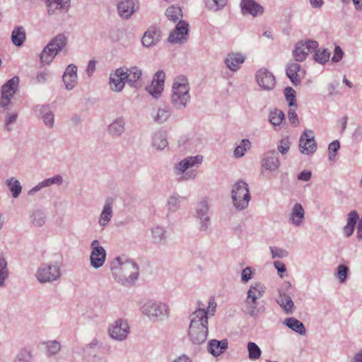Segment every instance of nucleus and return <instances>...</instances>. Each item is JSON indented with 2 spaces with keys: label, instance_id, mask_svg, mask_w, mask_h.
Returning <instances> with one entry per match:
<instances>
[{
  "label": "nucleus",
  "instance_id": "nucleus-1",
  "mask_svg": "<svg viewBox=\"0 0 362 362\" xmlns=\"http://www.w3.org/2000/svg\"><path fill=\"white\" fill-rule=\"evenodd\" d=\"M110 267L115 281L124 286H133L139 276L138 264L124 256L115 257Z\"/></svg>",
  "mask_w": 362,
  "mask_h": 362
},
{
  "label": "nucleus",
  "instance_id": "nucleus-2",
  "mask_svg": "<svg viewBox=\"0 0 362 362\" xmlns=\"http://www.w3.org/2000/svg\"><path fill=\"white\" fill-rule=\"evenodd\" d=\"M208 317L204 309H197L190 315L188 336L196 345L204 343L208 336Z\"/></svg>",
  "mask_w": 362,
  "mask_h": 362
},
{
  "label": "nucleus",
  "instance_id": "nucleus-3",
  "mask_svg": "<svg viewBox=\"0 0 362 362\" xmlns=\"http://www.w3.org/2000/svg\"><path fill=\"white\" fill-rule=\"evenodd\" d=\"M190 85L188 78L183 75L175 77L173 80L170 102L173 107L178 110L186 108L191 100Z\"/></svg>",
  "mask_w": 362,
  "mask_h": 362
},
{
  "label": "nucleus",
  "instance_id": "nucleus-4",
  "mask_svg": "<svg viewBox=\"0 0 362 362\" xmlns=\"http://www.w3.org/2000/svg\"><path fill=\"white\" fill-rule=\"evenodd\" d=\"M203 156L197 155L194 156H188L176 163L173 167L174 173L178 176V182H184L194 180L198 174L196 169L203 162Z\"/></svg>",
  "mask_w": 362,
  "mask_h": 362
},
{
  "label": "nucleus",
  "instance_id": "nucleus-5",
  "mask_svg": "<svg viewBox=\"0 0 362 362\" xmlns=\"http://www.w3.org/2000/svg\"><path fill=\"white\" fill-rule=\"evenodd\" d=\"M68 39L64 34H58L51 39L40 53V62L43 65L49 64L54 57L67 45Z\"/></svg>",
  "mask_w": 362,
  "mask_h": 362
},
{
  "label": "nucleus",
  "instance_id": "nucleus-6",
  "mask_svg": "<svg viewBox=\"0 0 362 362\" xmlns=\"http://www.w3.org/2000/svg\"><path fill=\"white\" fill-rule=\"evenodd\" d=\"M231 198L233 204L237 210L245 209L251 199L247 183L242 180L237 181L232 187Z\"/></svg>",
  "mask_w": 362,
  "mask_h": 362
},
{
  "label": "nucleus",
  "instance_id": "nucleus-7",
  "mask_svg": "<svg viewBox=\"0 0 362 362\" xmlns=\"http://www.w3.org/2000/svg\"><path fill=\"white\" fill-rule=\"evenodd\" d=\"M141 312L153 321H163L169 316V307L164 303L151 300L143 305Z\"/></svg>",
  "mask_w": 362,
  "mask_h": 362
},
{
  "label": "nucleus",
  "instance_id": "nucleus-8",
  "mask_svg": "<svg viewBox=\"0 0 362 362\" xmlns=\"http://www.w3.org/2000/svg\"><path fill=\"white\" fill-rule=\"evenodd\" d=\"M61 276V266L59 262L41 264L37 269L35 277L41 284L51 283Z\"/></svg>",
  "mask_w": 362,
  "mask_h": 362
},
{
  "label": "nucleus",
  "instance_id": "nucleus-9",
  "mask_svg": "<svg viewBox=\"0 0 362 362\" xmlns=\"http://www.w3.org/2000/svg\"><path fill=\"white\" fill-rule=\"evenodd\" d=\"M19 77L14 76L9 79L1 87V97L0 99V106L7 109L11 105V100L16 93L19 84Z\"/></svg>",
  "mask_w": 362,
  "mask_h": 362
},
{
  "label": "nucleus",
  "instance_id": "nucleus-10",
  "mask_svg": "<svg viewBox=\"0 0 362 362\" xmlns=\"http://www.w3.org/2000/svg\"><path fill=\"white\" fill-rule=\"evenodd\" d=\"M129 327L127 320L117 319L108 327V334L114 340L122 341L127 338Z\"/></svg>",
  "mask_w": 362,
  "mask_h": 362
},
{
  "label": "nucleus",
  "instance_id": "nucleus-11",
  "mask_svg": "<svg viewBox=\"0 0 362 362\" xmlns=\"http://www.w3.org/2000/svg\"><path fill=\"white\" fill-rule=\"evenodd\" d=\"M317 47L318 42L316 40L299 41L295 46L293 57L296 62H303Z\"/></svg>",
  "mask_w": 362,
  "mask_h": 362
},
{
  "label": "nucleus",
  "instance_id": "nucleus-12",
  "mask_svg": "<svg viewBox=\"0 0 362 362\" xmlns=\"http://www.w3.org/2000/svg\"><path fill=\"white\" fill-rule=\"evenodd\" d=\"M90 249V265L94 269H99L103 266L105 262L106 251L103 246L100 245L98 240H93L91 242Z\"/></svg>",
  "mask_w": 362,
  "mask_h": 362
},
{
  "label": "nucleus",
  "instance_id": "nucleus-13",
  "mask_svg": "<svg viewBox=\"0 0 362 362\" xmlns=\"http://www.w3.org/2000/svg\"><path fill=\"white\" fill-rule=\"evenodd\" d=\"M317 144L315 140L314 132L310 129H305L299 139V150L305 155L313 154L316 151Z\"/></svg>",
  "mask_w": 362,
  "mask_h": 362
},
{
  "label": "nucleus",
  "instance_id": "nucleus-14",
  "mask_svg": "<svg viewBox=\"0 0 362 362\" xmlns=\"http://www.w3.org/2000/svg\"><path fill=\"white\" fill-rule=\"evenodd\" d=\"M139 8L138 0H117L118 15L124 20L129 19Z\"/></svg>",
  "mask_w": 362,
  "mask_h": 362
},
{
  "label": "nucleus",
  "instance_id": "nucleus-15",
  "mask_svg": "<svg viewBox=\"0 0 362 362\" xmlns=\"http://www.w3.org/2000/svg\"><path fill=\"white\" fill-rule=\"evenodd\" d=\"M49 16L66 14L70 8V0H45Z\"/></svg>",
  "mask_w": 362,
  "mask_h": 362
},
{
  "label": "nucleus",
  "instance_id": "nucleus-16",
  "mask_svg": "<svg viewBox=\"0 0 362 362\" xmlns=\"http://www.w3.org/2000/svg\"><path fill=\"white\" fill-rule=\"evenodd\" d=\"M189 33V24L184 21H180L175 28L170 33L168 37V41L170 43L183 44L187 40Z\"/></svg>",
  "mask_w": 362,
  "mask_h": 362
},
{
  "label": "nucleus",
  "instance_id": "nucleus-17",
  "mask_svg": "<svg viewBox=\"0 0 362 362\" xmlns=\"http://www.w3.org/2000/svg\"><path fill=\"white\" fill-rule=\"evenodd\" d=\"M255 79L258 85L264 90H271L275 86L274 76L265 68H262L256 72Z\"/></svg>",
  "mask_w": 362,
  "mask_h": 362
},
{
  "label": "nucleus",
  "instance_id": "nucleus-18",
  "mask_svg": "<svg viewBox=\"0 0 362 362\" xmlns=\"http://www.w3.org/2000/svg\"><path fill=\"white\" fill-rule=\"evenodd\" d=\"M165 74L163 71H158L153 78L151 84L147 87L148 93L154 98H158L164 89Z\"/></svg>",
  "mask_w": 362,
  "mask_h": 362
},
{
  "label": "nucleus",
  "instance_id": "nucleus-19",
  "mask_svg": "<svg viewBox=\"0 0 362 362\" xmlns=\"http://www.w3.org/2000/svg\"><path fill=\"white\" fill-rule=\"evenodd\" d=\"M122 68L117 69L110 75L109 86L112 91L119 93L125 86L127 75Z\"/></svg>",
  "mask_w": 362,
  "mask_h": 362
},
{
  "label": "nucleus",
  "instance_id": "nucleus-20",
  "mask_svg": "<svg viewBox=\"0 0 362 362\" xmlns=\"http://www.w3.org/2000/svg\"><path fill=\"white\" fill-rule=\"evenodd\" d=\"M209 206L206 201L199 202L195 208V216L200 221V230L206 231L210 221Z\"/></svg>",
  "mask_w": 362,
  "mask_h": 362
},
{
  "label": "nucleus",
  "instance_id": "nucleus-21",
  "mask_svg": "<svg viewBox=\"0 0 362 362\" xmlns=\"http://www.w3.org/2000/svg\"><path fill=\"white\" fill-rule=\"evenodd\" d=\"M280 166V161L275 151H270L264 155L262 167L264 170L269 173L278 172Z\"/></svg>",
  "mask_w": 362,
  "mask_h": 362
},
{
  "label": "nucleus",
  "instance_id": "nucleus-22",
  "mask_svg": "<svg viewBox=\"0 0 362 362\" xmlns=\"http://www.w3.org/2000/svg\"><path fill=\"white\" fill-rule=\"evenodd\" d=\"M127 75L126 82L132 87L138 88L141 81L142 70L138 66H133L129 68L122 67Z\"/></svg>",
  "mask_w": 362,
  "mask_h": 362
},
{
  "label": "nucleus",
  "instance_id": "nucleus-23",
  "mask_svg": "<svg viewBox=\"0 0 362 362\" xmlns=\"http://www.w3.org/2000/svg\"><path fill=\"white\" fill-rule=\"evenodd\" d=\"M265 311V306L258 300L246 298L245 300L244 313L253 318H257Z\"/></svg>",
  "mask_w": 362,
  "mask_h": 362
},
{
  "label": "nucleus",
  "instance_id": "nucleus-24",
  "mask_svg": "<svg viewBox=\"0 0 362 362\" xmlns=\"http://www.w3.org/2000/svg\"><path fill=\"white\" fill-rule=\"evenodd\" d=\"M240 7L243 15L253 17L262 15L264 11V7L254 0H242Z\"/></svg>",
  "mask_w": 362,
  "mask_h": 362
},
{
  "label": "nucleus",
  "instance_id": "nucleus-25",
  "mask_svg": "<svg viewBox=\"0 0 362 362\" xmlns=\"http://www.w3.org/2000/svg\"><path fill=\"white\" fill-rule=\"evenodd\" d=\"M305 218V210L300 203H296L288 214V222L293 226H302Z\"/></svg>",
  "mask_w": 362,
  "mask_h": 362
},
{
  "label": "nucleus",
  "instance_id": "nucleus-26",
  "mask_svg": "<svg viewBox=\"0 0 362 362\" xmlns=\"http://www.w3.org/2000/svg\"><path fill=\"white\" fill-rule=\"evenodd\" d=\"M113 199L112 198H107L105 200L103 210L98 218V224L104 229L110 223L112 218L113 217Z\"/></svg>",
  "mask_w": 362,
  "mask_h": 362
},
{
  "label": "nucleus",
  "instance_id": "nucleus-27",
  "mask_svg": "<svg viewBox=\"0 0 362 362\" xmlns=\"http://www.w3.org/2000/svg\"><path fill=\"white\" fill-rule=\"evenodd\" d=\"M152 243L156 246H164L168 243V232L164 227L156 226L151 229Z\"/></svg>",
  "mask_w": 362,
  "mask_h": 362
},
{
  "label": "nucleus",
  "instance_id": "nucleus-28",
  "mask_svg": "<svg viewBox=\"0 0 362 362\" xmlns=\"http://www.w3.org/2000/svg\"><path fill=\"white\" fill-rule=\"evenodd\" d=\"M227 339L221 341L216 339H211L208 342L207 350L209 353L215 357L221 355L228 349Z\"/></svg>",
  "mask_w": 362,
  "mask_h": 362
},
{
  "label": "nucleus",
  "instance_id": "nucleus-29",
  "mask_svg": "<svg viewBox=\"0 0 362 362\" xmlns=\"http://www.w3.org/2000/svg\"><path fill=\"white\" fill-rule=\"evenodd\" d=\"M245 57L241 53L228 54L225 59L227 67L232 71H237L240 69V65L245 62Z\"/></svg>",
  "mask_w": 362,
  "mask_h": 362
},
{
  "label": "nucleus",
  "instance_id": "nucleus-30",
  "mask_svg": "<svg viewBox=\"0 0 362 362\" xmlns=\"http://www.w3.org/2000/svg\"><path fill=\"white\" fill-rule=\"evenodd\" d=\"M125 121L122 117L114 119L107 127V132L113 137L120 136L125 130Z\"/></svg>",
  "mask_w": 362,
  "mask_h": 362
},
{
  "label": "nucleus",
  "instance_id": "nucleus-31",
  "mask_svg": "<svg viewBox=\"0 0 362 362\" xmlns=\"http://www.w3.org/2000/svg\"><path fill=\"white\" fill-rule=\"evenodd\" d=\"M167 133L164 131H157L152 134L151 145L158 151H162L168 146Z\"/></svg>",
  "mask_w": 362,
  "mask_h": 362
},
{
  "label": "nucleus",
  "instance_id": "nucleus-32",
  "mask_svg": "<svg viewBox=\"0 0 362 362\" xmlns=\"http://www.w3.org/2000/svg\"><path fill=\"white\" fill-rule=\"evenodd\" d=\"M276 303L286 314H292L295 310L294 303L291 297L284 292H279Z\"/></svg>",
  "mask_w": 362,
  "mask_h": 362
},
{
  "label": "nucleus",
  "instance_id": "nucleus-33",
  "mask_svg": "<svg viewBox=\"0 0 362 362\" xmlns=\"http://www.w3.org/2000/svg\"><path fill=\"white\" fill-rule=\"evenodd\" d=\"M160 30L156 28H151L145 32L141 42L144 46L151 47L156 45L160 39Z\"/></svg>",
  "mask_w": 362,
  "mask_h": 362
},
{
  "label": "nucleus",
  "instance_id": "nucleus-34",
  "mask_svg": "<svg viewBox=\"0 0 362 362\" xmlns=\"http://www.w3.org/2000/svg\"><path fill=\"white\" fill-rule=\"evenodd\" d=\"M300 66L297 63H289L286 67V75L294 86L300 83Z\"/></svg>",
  "mask_w": 362,
  "mask_h": 362
},
{
  "label": "nucleus",
  "instance_id": "nucleus-35",
  "mask_svg": "<svg viewBox=\"0 0 362 362\" xmlns=\"http://www.w3.org/2000/svg\"><path fill=\"white\" fill-rule=\"evenodd\" d=\"M170 115L171 110L168 106L158 107L157 109H155L151 114L153 120L157 124H163L165 122Z\"/></svg>",
  "mask_w": 362,
  "mask_h": 362
},
{
  "label": "nucleus",
  "instance_id": "nucleus-36",
  "mask_svg": "<svg viewBox=\"0 0 362 362\" xmlns=\"http://www.w3.org/2000/svg\"><path fill=\"white\" fill-rule=\"evenodd\" d=\"M35 112L42 114V119L45 126L52 128L54 122V113L49 110L48 107L45 105H37L35 107Z\"/></svg>",
  "mask_w": 362,
  "mask_h": 362
},
{
  "label": "nucleus",
  "instance_id": "nucleus-37",
  "mask_svg": "<svg viewBox=\"0 0 362 362\" xmlns=\"http://www.w3.org/2000/svg\"><path fill=\"white\" fill-rule=\"evenodd\" d=\"M266 291L265 286L259 282L252 284L247 292V298L259 300L263 297Z\"/></svg>",
  "mask_w": 362,
  "mask_h": 362
},
{
  "label": "nucleus",
  "instance_id": "nucleus-38",
  "mask_svg": "<svg viewBox=\"0 0 362 362\" xmlns=\"http://www.w3.org/2000/svg\"><path fill=\"white\" fill-rule=\"evenodd\" d=\"M26 39L25 29L23 26L16 27L11 33V42L16 47H21Z\"/></svg>",
  "mask_w": 362,
  "mask_h": 362
},
{
  "label": "nucleus",
  "instance_id": "nucleus-39",
  "mask_svg": "<svg viewBox=\"0 0 362 362\" xmlns=\"http://www.w3.org/2000/svg\"><path fill=\"white\" fill-rule=\"evenodd\" d=\"M284 324L291 330L297 332L300 335H305L306 333V330L303 322L294 317H288L285 319Z\"/></svg>",
  "mask_w": 362,
  "mask_h": 362
},
{
  "label": "nucleus",
  "instance_id": "nucleus-40",
  "mask_svg": "<svg viewBox=\"0 0 362 362\" xmlns=\"http://www.w3.org/2000/svg\"><path fill=\"white\" fill-rule=\"evenodd\" d=\"M269 120L274 128L276 129L285 120L284 113L277 108H274L269 112Z\"/></svg>",
  "mask_w": 362,
  "mask_h": 362
},
{
  "label": "nucleus",
  "instance_id": "nucleus-41",
  "mask_svg": "<svg viewBox=\"0 0 362 362\" xmlns=\"http://www.w3.org/2000/svg\"><path fill=\"white\" fill-rule=\"evenodd\" d=\"M167 18L173 22H180L182 18V11L180 7L172 6L166 9Z\"/></svg>",
  "mask_w": 362,
  "mask_h": 362
},
{
  "label": "nucleus",
  "instance_id": "nucleus-42",
  "mask_svg": "<svg viewBox=\"0 0 362 362\" xmlns=\"http://www.w3.org/2000/svg\"><path fill=\"white\" fill-rule=\"evenodd\" d=\"M183 198L177 194H171L167 202V208L169 211L175 212L177 211L180 206L181 201Z\"/></svg>",
  "mask_w": 362,
  "mask_h": 362
},
{
  "label": "nucleus",
  "instance_id": "nucleus-43",
  "mask_svg": "<svg viewBox=\"0 0 362 362\" xmlns=\"http://www.w3.org/2000/svg\"><path fill=\"white\" fill-rule=\"evenodd\" d=\"M30 222L35 227H42L45 223V214L40 210L34 211L30 216Z\"/></svg>",
  "mask_w": 362,
  "mask_h": 362
},
{
  "label": "nucleus",
  "instance_id": "nucleus-44",
  "mask_svg": "<svg viewBox=\"0 0 362 362\" xmlns=\"http://www.w3.org/2000/svg\"><path fill=\"white\" fill-rule=\"evenodd\" d=\"M251 147V142L249 139H245L241 140L240 144L235 148L233 156L236 158L243 157L245 152Z\"/></svg>",
  "mask_w": 362,
  "mask_h": 362
},
{
  "label": "nucleus",
  "instance_id": "nucleus-45",
  "mask_svg": "<svg viewBox=\"0 0 362 362\" xmlns=\"http://www.w3.org/2000/svg\"><path fill=\"white\" fill-rule=\"evenodd\" d=\"M6 185L15 198L18 197L22 191V186L20 182L15 177H11L6 180Z\"/></svg>",
  "mask_w": 362,
  "mask_h": 362
},
{
  "label": "nucleus",
  "instance_id": "nucleus-46",
  "mask_svg": "<svg viewBox=\"0 0 362 362\" xmlns=\"http://www.w3.org/2000/svg\"><path fill=\"white\" fill-rule=\"evenodd\" d=\"M206 8L212 11H218L223 9L226 4L227 0H204Z\"/></svg>",
  "mask_w": 362,
  "mask_h": 362
},
{
  "label": "nucleus",
  "instance_id": "nucleus-47",
  "mask_svg": "<svg viewBox=\"0 0 362 362\" xmlns=\"http://www.w3.org/2000/svg\"><path fill=\"white\" fill-rule=\"evenodd\" d=\"M7 262L4 257H0V287H4L8 278Z\"/></svg>",
  "mask_w": 362,
  "mask_h": 362
},
{
  "label": "nucleus",
  "instance_id": "nucleus-48",
  "mask_svg": "<svg viewBox=\"0 0 362 362\" xmlns=\"http://www.w3.org/2000/svg\"><path fill=\"white\" fill-rule=\"evenodd\" d=\"M248 351V357L252 361L257 360L260 358L262 351L257 344L250 341L247 345Z\"/></svg>",
  "mask_w": 362,
  "mask_h": 362
},
{
  "label": "nucleus",
  "instance_id": "nucleus-49",
  "mask_svg": "<svg viewBox=\"0 0 362 362\" xmlns=\"http://www.w3.org/2000/svg\"><path fill=\"white\" fill-rule=\"evenodd\" d=\"M330 54V52L327 49H324L323 50L318 49L315 52L313 59L317 63L324 64L329 60Z\"/></svg>",
  "mask_w": 362,
  "mask_h": 362
},
{
  "label": "nucleus",
  "instance_id": "nucleus-50",
  "mask_svg": "<svg viewBox=\"0 0 362 362\" xmlns=\"http://www.w3.org/2000/svg\"><path fill=\"white\" fill-rule=\"evenodd\" d=\"M284 95L288 103L289 107H297L296 91L291 87H287L284 90Z\"/></svg>",
  "mask_w": 362,
  "mask_h": 362
},
{
  "label": "nucleus",
  "instance_id": "nucleus-51",
  "mask_svg": "<svg viewBox=\"0 0 362 362\" xmlns=\"http://www.w3.org/2000/svg\"><path fill=\"white\" fill-rule=\"evenodd\" d=\"M349 268L344 264H340L337 268L336 276L340 283H344L347 278Z\"/></svg>",
  "mask_w": 362,
  "mask_h": 362
},
{
  "label": "nucleus",
  "instance_id": "nucleus-52",
  "mask_svg": "<svg viewBox=\"0 0 362 362\" xmlns=\"http://www.w3.org/2000/svg\"><path fill=\"white\" fill-rule=\"evenodd\" d=\"M63 82L65 85L66 90H72L77 84L78 76H63Z\"/></svg>",
  "mask_w": 362,
  "mask_h": 362
},
{
  "label": "nucleus",
  "instance_id": "nucleus-53",
  "mask_svg": "<svg viewBox=\"0 0 362 362\" xmlns=\"http://www.w3.org/2000/svg\"><path fill=\"white\" fill-rule=\"evenodd\" d=\"M47 351L49 355L57 354L61 349V344L57 341H49L46 342Z\"/></svg>",
  "mask_w": 362,
  "mask_h": 362
},
{
  "label": "nucleus",
  "instance_id": "nucleus-54",
  "mask_svg": "<svg viewBox=\"0 0 362 362\" xmlns=\"http://www.w3.org/2000/svg\"><path fill=\"white\" fill-rule=\"evenodd\" d=\"M41 182L44 187H49L52 185H60L63 182V177L60 175H57L52 177L45 179Z\"/></svg>",
  "mask_w": 362,
  "mask_h": 362
},
{
  "label": "nucleus",
  "instance_id": "nucleus-55",
  "mask_svg": "<svg viewBox=\"0 0 362 362\" xmlns=\"http://www.w3.org/2000/svg\"><path fill=\"white\" fill-rule=\"evenodd\" d=\"M269 250L271 251L272 257L273 259L276 257L284 258L288 255V251L280 247L270 246Z\"/></svg>",
  "mask_w": 362,
  "mask_h": 362
},
{
  "label": "nucleus",
  "instance_id": "nucleus-56",
  "mask_svg": "<svg viewBox=\"0 0 362 362\" xmlns=\"http://www.w3.org/2000/svg\"><path fill=\"white\" fill-rule=\"evenodd\" d=\"M340 148V143L338 140H335L329 144L328 147L329 151V160H333L335 158L336 154Z\"/></svg>",
  "mask_w": 362,
  "mask_h": 362
},
{
  "label": "nucleus",
  "instance_id": "nucleus-57",
  "mask_svg": "<svg viewBox=\"0 0 362 362\" xmlns=\"http://www.w3.org/2000/svg\"><path fill=\"white\" fill-rule=\"evenodd\" d=\"M290 145L291 143L288 137L282 139L280 141L279 144L278 145V151L281 153L282 155L286 154L290 148Z\"/></svg>",
  "mask_w": 362,
  "mask_h": 362
},
{
  "label": "nucleus",
  "instance_id": "nucleus-58",
  "mask_svg": "<svg viewBox=\"0 0 362 362\" xmlns=\"http://www.w3.org/2000/svg\"><path fill=\"white\" fill-rule=\"evenodd\" d=\"M288 118L290 123L294 127H297L299 124L298 117L296 113V108L293 109L291 107L289 108L288 111Z\"/></svg>",
  "mask_w": 362,
  "mask_h": 362
},
{
  "label": "nucleus",
  "instance_id": "nucleus-59",
  "mask_svg": "<svg viewBox=\"0 0 362 362\" xmlns=\"http://www.w3.org/2000/svg\"><path fill=\"white\" fill-rule=\"evenodd\" d=\"M359 218V215L356 211L353 210L348 214L347 225L355 227L357 221Z\"/></svg>",
  "mask_w": 362,
  "mask_h": 362
},
{
  "label": "nucleus",
  "instance_id": "nucleus-60",
  "mask_svg": "<svg viewBox=\"0 0 362 362\" xmlns=\"http://www.w3.org/2000/svg\"><path fill=\"white\" fill-rule=\"evenodd\" d=\"M18 115L16 113L7 114L5 119V129L7 131H11V128L10 125L14 124L16 122Z\"/></svg>",
  "mask_w": 362,
  "mask_h": 362
},
{
  "label": "nucleus",
  "instance_id": "nucleus-61",
  "mask_svg": "<svg viewBox=\"0 0 362 362\" xmlns=\"http://www.w3.org/2000/svg\"><path fill=\"white\" fill-rule=\"evenodd\" d=\"M252 268L250 267H247L242 271L241 281L243 283L247 282L249 280H250L252 278Z\"/></svg>",
  "mask_w": 362,
  "mask_h": 362
},
{
  "label": "nucleus",
  "instance_id": "nucleus-62",
  "mask_svg": "<svg viewBox=\"0 0 362 362\" xmlns=\"http://www.w3.org/2000/svg\"><path fill=\"white\" fill-rule=\"evenodd\" d=\"M344 56V52L339 46H336L334 51V55L332 58L333 62H339Z\"/></svg>",
  "mask_w": 362,
  "mask_h": 362
},
{
  "label": "nucleus",
  "instance_id": "nucleus-63",
  "mask_svg": "<svg viewBox=\"0 0 362 362\" xmlns=\"http://www.w3.org/2000/svg\"><path fill=\"white\" fill-rule=\"evenodd\" d=\"M49 78V74L47 71H39L36 74L35 80L37 83H45Z\"/></svg>",
  "mask_w": 362,
  "mask_h": 362
},
{
  "label": "nucleus",
  "instance_id": "nucleus-64",
  "mask_svg": "<svg viewBox=\"0 0 362 362\" xmlns=\"http://www.w3.org/2000/svg\"><path fill=\"white\" fill-rule=\"evenodd\" d=\"M63 76H77L76 66L73 64L68 65Z\"/></svg>",
  "mask_w": 362,
  "mask_h": 362
}]
</instances>
